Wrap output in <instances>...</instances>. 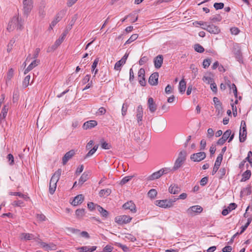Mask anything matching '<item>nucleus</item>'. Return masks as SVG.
Here are the masks:
<instances>
[{"label": "nucleus", "mask_w": 252, "mask_h": 252, "mask_svg": "<svg viewBox=\"0 0 252 252\" xmlns=\"http://www.w3.org/2000/svg\"><path fill=\"white\" fill-rule=\"evenodd\" d=\"M24 21L19 15L13 16L11 21L9 22L7 30L9 32L13 31L15 29L17 30H22L24 27Z\"/></svg>", "instance_id": "1"}, {"label": "nucleus", "mask_w": 252, "mask_h": 252, "mask_svg": "<svg viewBox=\"0 0 252 252\" xmlns=\"http://www.w3.org/2000/svg\"><path fill=\"white\" fill-rule=\"evenodd\" d=\"M62 170L61 169H58L53 175L49 184V192L51 194H53L55 191L57 183L60 179Z\"/></svg>", "instance_id": "2"}, {"label": "nucleus", "mask_w": 252, "mask_h": 252, "mask_svg": "<svg viewBox=\"0 0 252 252\" xmlns=\"http://www.w3.org/2000/svg\"><path fill=\"white\" fill-rule=\"evenodd\" d=\"M187 156V152L186 150H183L180 151L173 167V171L177 170L183 165L186 160Z\"/></svg>", "instance_id": "3"}, {"label": "nucleus", "mask_w": 252, "mask_h": 252, "mask_svg": "<svg viewBox=\"0 0 252 252\" xmlns=\"http://www.w3.org/2000/svg\"><path fill=\"white\" fill-rule=\"evenodd\" d=\"M23 12L24 16L27 17L33 7V0H23Z\"/></svg>", "instance_id": "4"}, {"label": "nucleus", "mask_w": 252, "mask_h": 252, "mask_svg": "<svg viewBox=\"0 0 252 252\" xmlns=\"http://www.w3.org/2000/svg\"><path fill=\"white\" fill-rule=\"evenodd\" d=\"M174 202L175 200L171 198L169 199L156 200L155 201V204L161 208H169L173 206Z\"/></svg>", "instance_id": "5"}, {"label": "nucleus", "mask_w": 252, "mask_h": 252, "mask_svg": "<svg viewBox=\"0 0 252 252\" xmlns=\"http://www.w3.org/2000/svg\"><path fill=\"white\" fill-rule=\"evenodd\" d=\"M247 133L246 123L243 120L241 122V126L239 131V141L240 142L245 141L247 138Z\"/></svg>", "instance_id": "6"}, {"label": "nucleus", "mask_w": 252, "mask_h": 252, "mask_svg": "<svg viewBox=\"0 0 252 252\" xmlns=\"http://www.w3.org/2000/svg\"><path fill=\"white\" fill-rule=\"evenodd\" d=\"M232 52L235 55L236 59L240 63H243V55L241 52V48L238 44L234 45Z\"/></svg>", "instance_id": "7"}, {"label": "nucleus", "mask_w": 252, "mask_h": 252, "mask_svg": "<svg viewBox=\"0 0 252 252\" xmlns=\"http://www.w3.org/2000/svg\"><path fill=\"white\" fill-rule=\"evenodd\" d=\"M132 219V218L129 216L123 215L117 216L115 218V221L119 224H123L129 222Z\"/></svg>", "instance_id": "8"}, {"label": "nucleus", "mask_w": 252, "mask_h": 252, "mask_svg": "<svg viewBox=\"0 0 252 252\" xmlns=\"http://www.w3.org/2000/svg\"><path fill=\"white\" fill-rule=\"evenodd\" d=\"M206 157V155L205 152H200L192 154L190 156V159L194 162H199L203 160Z\"/></svg>", "instance_id": "9"}, {"label": "nucleus", "mask_w": 252, "mask_h": 252, "mask_svg": "<svg viewBox=\"0 0 252 252\" xmlns=\"http://www.w3.org/2000/svg\"><path fill=\"white\" fill-rule=\"evenodd\" d=\"M202 28L211 33L218 34L220 30L218 27L214 25H208L207 24L205 27H202Z\"/></svg>", "instance_id": "10"}, {"label": "nucleus", "mask_w": 252, "mask_h": 252, "mask_svg": "<svg viewBox=\"0 0 252 252\" xmlns=\"http://www.w3.org/2000/svg\"><path fill=\"white\" fill-rule=\"evenodd\" d=\"M75 155V151L71 150L65 154L62 158V164L64 165Z\"/></svg>", "instance_id": "11"}, {"label": "nucleus", "mask_w": 252, "mask_h": 252, "mask_svg": "<svg viewBox=\"0 0 252 252\" xmlns=\"http://www.w3.org/2000/svg\"><path fill=\"white\" fill-rule=\"evenodd\" d=\"M145 69L143 68H140L138 72L139 83L142 86H145L146 84L145 78Z\"/></svg>", "instance_id": "12"}, {"label": "nucleus", "mask_w": 252, "mask_h": 252, "mask_svg": "<svg viewBox=\"0 0 252 252\" xmlns=\"http://www.w3.org/2000/svg\"><path fill=\"white\" fill-rule=\"evenodd\" d=\"M222 160V155L219 154L216 159V160L214 166L213 167V171L212 172V175H215L216 172L219 170L220 166L221 164V161Z\"/></svg>", "instance_id": "13"}, {"label": "nucleus", "mask_w": 252, "mask_h": 252, "mask_svg": "<svg viewBox=\"0 0 252 252\" xmlns=\"http://www.w3.org/2000/svg\"><path fill=\"white\" fill-rule=\"evenodd\" d=\"M65 14V11L64 10H61L58 13L55 19L51 22L50 25V27L51 29H52L53 27H54L58 22L60 21L62 19L63 15Z\"/></svg>", "instance_id": "14"}, {"label": "nucleus", "mask_w": 252, "mask_h": 252, "mask_svg": "<svg viewBox=\"0 0 252 252\" xmlns=\"http://www.w3.org/2000/svg\"><path fill=\"white\" fill-rule=\"evenodd\" d=\"M202 211L203 209L201 206L196 205L189 207L187 211L189 215L192 216L194 213H200Z\"/></svg>", "instance_id": "15"}, {"label": "nucleus", "mask_w": 252, "mask_h": 252, "mask_svg": "<svg viewBox=\"0 0 252 252\" xmlns=\"http://www.w3.org/2000/svg\"><path fill=\"white\" fill-rule=\"evenodd\" d=\"M123 208L125 210H130L132 213H135L136 212V206L132 201H129L125 203L123 205Z\"/></svg>", "instance_id": "16"}, {"label": "nucleus", "mask_w": 252, "mask_h": 252, "mask_svg": "<svg viewBox=\"0 0 252 252\" xmlns=\"http://www.w3.org/2000/svg\"><path fill=\"white\" fill-rule=\"evenodd\" d=\"M158 73L154 72L151 75L149 78V83L152 86L157 85L158 84Z\"/></svg>", "instance_id": "17"}, {"label": "nucleus", "mask_w": 252, "mask_h": 252, "mask_svg": "<svg viewBox=\"0 0 252 252\" xmlns=\"http://www.w3.org/2000/svg\"><path fill=\"white\" fill-rule=\"evenodd\" d=\"M143 108L142 106L140 105L137 107V114H136V118L138 121V123L139 126H141L142 124V117H143Z\"/></svg>", "instance_id": "18"}, {"label": "nucleus", "mask_w": 252, "mask_h": 252, "mask_svg": "<svg viewBox=\"0 0 252 252\" xmlns=\"http://www.w3.org/2000/svg\"><path fill=\"white\" fill-rule=\"evenodd\" d=\"M148 105L150 111L151 113H154L157 108V105L154 101L152 97H149L148 100Z\"/></svg>", "instance_id": "19"}, {"label": "nucleus", "mask_w": 252, "mask_h": 252, "mask_svg": "<svg viewBox=\"0 0 252 252\" xmlns=\"http://www.w3.org/2000/svg\"><path fill=\"white\" fill-rule=\"evenodd\" d=\"M237 204L235 203H230L227 207V208L224 209L222 210L221 212L222 215L223 216H226L229 212L234 210L237 207Z\"/></svg>", "instance_id": "20"}, {"label": "nucleus", "mask_w": 252, "mask_h": 252, "mask_svg": "<svg viewBox=\"0 0 252 252\" xmlns=\"http://www.w3.org/2000/svg\"><path fill=\"white\" fill-rule=\"evenodd\" d=\"M84 199L83 194H79L75 196L71 202V204L74 206L81 204Z\"/></svg>", "instance_id": "21"}, {"label": "nucleus", "mask_w": 252, "mask_h": 252, "mask_svg": "<svg viewBox=\"0 0 252 252\" xmlns=\"http://www.w3.org/2000/svg\"><path fill=\"white\" fill-rule=\"evenodd\" d=\"M97 125V122L95 120H90L85 122L83 126L84 129H90L94 127Z\"/></svg>", "instance_id": "22"}, {"label": "nucleus", "mask_w": 252, "mask_h": 252, "mask_svg": "<svg viewBox=\"0 0 252 252\" xmlns=\"http://www.w3.org/2000/svg\"><path fill=\"white\" fill-rule=\"evenodd\" d=\"M169 192L171 194H177L181 190V189L177 185L173 184L170 185L168 189Z\"/></svg>", "instance_id": "23"}, {"label": "nucleus", "mask_w": 252, "mask_h": 252, "mask_svg": "<svg viewBox=\"0 0 252 252\" xmlns=\"http://www.w3.org/2000/svg\"><path fill=\"white\" fill-rule=\"evenodd\" d=\"M134 135V140L139 143L145 140L147 137L144 133H141L140 131L135 132Z\"/></svg>", "instance_id": "24"}, {"label": "nucleus", "mask_w": 252, "mask_h": 252, "mask_svg": "<svg viewBox=\"0 0 252 252\" xmlns=\"http://www.w3.org/2000/svg\"><path fill=\"white\" fill-rule=\"evenodd\" d=\"M163 60V56L161 55H158L154 59V64L156 68H159L161 66Z\"/></svg>", "instance_id": "25"}, {"label": "nucleus", "mask_w": 252, "mask_h": 252, "mask_svg": "<svg viewBox=\"0 0 252 252\" xmlns=\"http://www.w3.org/2000/svg\"><path fill=\"white\" fill-rule=\"evenodd\" d=\"M90 176V172L89 171L84 172L82 174L79 180L78 184L80 185L81 186L82 185L84 182L89 179Z\"/></svg>", "instance_id": "26"}, {"label": "nucleus", "mask_w": 252, "mask_h": 252, "mask_svg": "<svg viewBox=\"0 0 252 252\" xmlns=\"http://www.w3.org/2000/svg\"><path fill=\"white\" fill-rule=\"evenodd\" d=\"M40 61L38 60H35L32 61L31 63L28 66V67L25 70L24 74H26L30 71L34 67L36 66L39 63Z\"/></svg>", "instance_id": "27"}, {"label": "nucleus", "mask_w": 252, "mask_h": 252, "mask_svg": "<svg viewBox=\"0 0 252 252\" xmlns=\"http://www.w3.org/2000/svg\"><path fill=\"white\" fill-rule=\"evenodd\" d=\"M77 15L75 14L71 18V21L68 25V26L66 27L65 30L63 32H66V34H67L68 31L70 30L72 27V26L75 23L77 19Z\"/></svg>", "instance_id": "28"}, {"label": "nucleus", "mask_w": 252, "mask_h": 252, "mask_svg": "<svg viewBox=\"0 0 252 252\" xmlns=\"http://www.w3.org/2000/svg\"><path fill=\"white\" fill-rule=\"evenodd\" d=\"M96 249V246H93L91 248H89L87 246H84L78 248V250H79L80 252H93Z\"/></svg>", "instance_id": "29"}, {"label": "nucleus", "mask_w": 252, "mask_h": 252, "mask_svg": "<svg viewBox=\"0 0 252 252\" xmlns=\"http://www.w3.org/2000/svg\"><path fill=\"white\" fill-rule=\"evenodd\" d=\"M8 111V107L4 105L2 109L1 113L0 114V122L1 123L2 121L3 120L6 116L7 115V112Z\"/></svg>", "instance_id": "30"}, {"label": "nucleus", "mask_w": 252, "mask_h": 252, "mask_svg": "<svg viewBox=\"0 0 252 252\" xmlns=\"http://www.w3.org/2000/svg\"><path fill=\"white\" fill-rule=\"evenodd\" d=\"M97 210L102 217L107 218L109 215V212L99 205H97Z\"/></svg>", "instance_id": "31"}, {"label": "nucleus", "mask_w": 252, "mask_h": 252, "mask_svg": "<svg viewBox=\"0 0 252 252\" xmlns=\"http://www.w3.org/2000/svg\"><path fill=\"white\" fill-rule=\"evenodd\" d=\"M251 186H248L247 187L244 188L241 190L240 192V196L250 195L251 193Z\"/></svg>", "instance_id": "32"}, {"label": "nucleus", "mask_w": 252, "mask_h": 252, "mask_svg": "<svg viewBox=\"0 0 252 252\" xmlns=\"http://www.w3.org/2000/svg\"><path fill=\"white\" fill-rule=\"evenodd\" d=\"M186 89V82L184 79L179 82V90L181 94L185 93Z\"/></svg>", "instance_id": "33"}, {"label": "nucleus", "mask_w": 252, "mask_h": 252, "mask_svg": "<svg viewBox=\"0 0 252 252\" xmlns=\"http://www.w3.org/2000/svg\"><path fill=\"white\" fill-rule=\"evenodd\" d=\"M251 176V171L250 170H247L242 174V178L241 180V182H245L249 180Z\"/></svg>", "instance_id": "34"}, {"label": "nucleus", "mask_w": 252, "mask_h": 252, "mask_svg": "<svg viewBox=\"0 0 252 252\" xmlns=\"http://www.w3.org/2000/svg\"><path fill=\"white\" fill-rule=\"evenodd\" d=\"M9 194L11 195L18 196L20 197L24 198L26 200L30 199V197L27 195L22 193L20 192H10Z\"/></svg>", "instance_id": "35"}, {"label": "nucleus", "mask_w": 252, "mask_h": 252, "mask_svg": "<svg viewBox=\"0 0 252 252\" xmlns=\"http://www.w3.org/2000/svg\"><path fill=\"white\" fill-rule=\"evenodd\" d=\"M111 193V190L110 189H103L100 190L99 192L100 197L108 196Z\"/></svg>", "instance_id": "36"}, {"label": "nucleus", "mask_w": 252, "mask_h": 252, "mask_svg": "<svg viewBox=\"0 0 252 252\" xmlns=\"http://www.w3.org/2000/svg\"><path fill=\"white\" fill-rule=\"evenodd\" d=\"M85 209H78L75 211V215L77 218L81 219L85 215Z\"/></svg>", "instance_id": "37"}, {"label": "nucleus", "mask_w": 252, "mask_h": 252, "mask_svg": "<svg viewBox=\"0 0 252 252\" xmlns=\"http://www.w3.org/2000/svg\"><path fill=\"white\" fill-rule=\"evenodd\" d=\"M226 174V169L224 167H222L220 168V169L219 170V172L218 173V178L220 180H221L224 178V176H225Z\"/></svg>", "instance_id": "38"}, {"label": "nucleus", "mask_w": 252, "mask_h": 252, "mask_svg": "<svg viewBox=\"0 0 252 252\" xmlns=\"http://www.w3.org/2000/svg\"><path fill=\"white\" fill-rule=\"evenodd\" d=\"M160 177L158 171L153 173L152 175L149 176L147 178V180L149 181H152L155 179H159Z\"/></svg>", "instance_id": "39"}, {"label": "nucleus", "mask_w": 252, "mask_h": 252, "mask_svg": "<svg viewBox=\"0 0 252 252\" xmlns=\"http://www.w3.org/2000/svg\"><path fill=\"white\" fill-rule=\"evenodd\" d=\"M252 221V218L250 217L248 219L247 222L245 224V225L241 226V231L240 232V233H243L247 229V228L248 227V226L250 225V224L251 223Z\"/></svg>", "instance_id": "40"}, {"label": "nucleus", "mask_w": 252, "mask_h": 252, "mask_svg": "<svg viewBox=\"0 0 252 252\" xmlns=\"http://www.w3.org/2000/svg\"><path fill=\"white\" fill-rule=\"evenodd\" d=\"M66 36V32H63L62 34L61 37H60L58 39H57L55 41L56 44H57L59 46L61 45V44L63 42Z\"/></svg>", "instance_id": "41"}, {"label": "nucleus", "mask_w": 252, "mask_h": 252, "mask_svg": "<svg viewBox=\"0 0 252 252\" xmlns=\"http://www.w3.org/2000/svg\"><path fill=\"white\" fill-rule=\"evenodd\" d=\"M44 8H45V5L44 4H43L42 6H40L39 7V9H38L39 16L41 18H44L46 14Z\"/></svg>", "instance_id": "42"}, {"label": "nucleus", "mask_w": 252, "mask_h": 252, "mask_svg": "<svg viewBox=\"0 0 252 252\" xmlns=\"http://www.w3.org/2000/svg\"><path fill=\"white\" fill-rule=\"evenodd\" d=\"M194 49L197 52L201 53L204 51V48L199 44H195L194 45Z\"/></svg>", "instance_id": "43"}, {"label": "nucleus", "mask_w": 252, "mask_h": 252, "mask_svg": "<svg viewBox=\"0 0 252 252\" xmlns=\"http://www.w3.org/2000/svg\"><path fill=\"white\" fill-rule=\"evenodd\" d=\"M157 195V191L155 189H150L148 192V195L151 199H154Z\"/></svg>", "instance_id": "44"}, {"label": "nucleus", "mask_w": 252, "mask_h": 252, "mask_svg": "<svg viewBox=\"0 0 252 252\" xmlns=\"http://www.w3.org/2000/svg\"><path fill=\"white\" fill-rule=\"evenodd\" d=\"M30 78H31L30 75H27V76L25 77V78L22 83V85H23V88H25L28 86V85H29V83H30Z\"/></svg>", "instance_id": "45"}, {"label": "nucleus", "mask_w": 252, "mask_h": 252, "mask_svg": "<svg viewBox=\"0 0 252 252\" xmlns=\"http://www.w3.org/2000/svg\"><path fill=\"white\" fill-rule=\"evenodd\" d=\"M22 236L26 240H31L34 239V235L30 233H22Z\"/></svg>", "instance_id": "46"}, {"label": "nucleus", "mask_w": 252, "mask_h": 252, "mask_svg": "<svg viewBox=\"0 0 252 252\" xmlns=\"http://www.w3.org/2000/svg\"><path fill=\"white\" fill-rule=\"evenodd\" d=\"M138 37L137 34H133L129 38V39L126 42L125 44H129L133 41L135 40Z\"/></svg>", "instance_id": "47"}, {"label": "nucleus", "mask_w": 252, "mask_h": 252, "mask_svg": "<svg viewBox=\"0 0 252 252\" xmlns=\"http://www.w3.org/2000/svg\"><path fill=\"white\" fill-rule=\"evenodd\" d=\"M124 64L125 63L121 60H120L115 63L114 69L117 70H120L121 69V66Z\"/></svg>", "instance_id": "48"}, {"label": "nucleus", "mask_w": 252, "mask_h": 252, "mask_svg": "<svg viewBox=\"0 0 252 252\" xmlns=\"http://www.w3.org/2000/svg\"><path fill=\"white\" fill-rule=\"evenodd\" d=\"M133 176H129L125 177L121 181L120 184L121 185H123L126 184L128 181H129L133 178Z\"/></svg>", "instance_id": "49"}, {"label": "nucleus", "mask_w": 252, "mask_h": 252, "mask_svg": "<svg viewBox=\"0 0 252 252\" xmlns=\"http://www.w3.org/2000/svg\"><path fill=\"white\" fill-rule=\"evenodd\" d=\"M246 161H248L252 167V152L249 151L248 153L247 157L244 159Z\"/></svg>", "instance_id": "50"}, {"label": "nucleus", "mask_w": 252, "mask_h": 252, "mask_svg": "<svg viewBox=\"0 0 252 252\" xmlns=\"http://www.w3.org/2000/svg\"><path fill=\"white\" fill-rule=\"evenodd\" d=\"M211 63V59H206L204 60L203 62V66L204 68H206L209 66L210 65V63Z\"/></svg>", "instance_id": "51"}, {"label": "nucleus", "mask_w": 252, "mask_h": 252, "mask_svg": "<svg viewBox=\"0 0 252 252\" xmlns=\"http://www.w3.org/2000/svg\"><path fill=\"white\" fill-rule=\"evenodd\" d=\"M210 19L213 22H220L221 20L222 17L220 15H218L217 16L210 17Z\"/></svg>", "instance_id": "52"}, {"label": "nucleus", "mask_w": 252, "mask_h": 252, "mask_svg": "<svg viewBox=\"0 0 252 252\" xmlns=\"http://www.w3.org/2000/svg\"><path fill=\"white\" fill-rule=\"evenodd\" d=\"M215 106L216 109V112L218 113L217 115H221L223 113V108L222 107V104Z\"/></svg>", "instance_id": "53"}, {"label": "nucleus", "mask_w": 252, "mask_h": 252, "mask_svg": "<svg viewBox=\"0 0 252 252\" xmlns=\"http://www.w3.org/2000/svg\"><path fill=\"white\" fill-rule=\"evenodd\" d=\"M202 80L204 82H206L207 84H210L211 83H213L214 82L213 79L212 78H211L210 77L206 76H203V77L202 78Z\"/></svg>", "instance_id": "54"}, {"label": "nucleus", "mask_w": 252, "mask_h": 252, "mask_svg": "<svg viewBox=\"0 0 252 252\" xmlns=\"http://www.w3.org/2000/svg\"><path fill=\"white\" fill-rule=\"evenodd\" d=\"M117 246L121 248L125 252H127L129 251V248L126 245H122L120 243H116L115 244Z\"/></svg>", "instance_id": "55"}, {"label": "nucleus", "mask_w": 252, "mask_h": 252, "mask_svg": "<svg viewBox=\"0 0 252 252\" xmlns=\"http://www.w3.org/2000/svg\"><path fill=\"white\" fill-rule=\"evenodd\" d=\"M214 7L216 10L221 9L224 7V3L222 2H216L214 4Z\"/></svg>", "instance_id": "56"}, {"label": "nucleus", "mask_w": 252, "mask_h": 252, "mask_svg": "<svg viewBox=\"0 0 252 252\" xmlns=\"http://www.w3.org/2000/svg\"><path fill=\"white\" fill-rule=\"evenodd\" d=\"M231 130L230 129H228L227 130H226L224 133L222 135V137L224 139H225V140H227V139H228V138L230 136V135L231 134Z\"/></svg>", "instance_id": "57"}, {"label": "nucleus", "mask_w": 252, "mask_h": 252, "mask_svg": "<svg viewBox=\"0 0 252 252\" xmlns=\"http://www.w3.org/2000/svg\"><path fill=\"white\" fill-rule=\"evenodd\" d=\"M14 75V70L13 68H10L8 70L7 74V79L8 80H11Z\"/></svg>", "instance_id": "58"}, {"label": "nucleus", "mask_w": 252, "mask_h": 252, "mask_svg": "<svg viewBox=\"0 0 252 252\" xmlns=\"http://www.w3.org/2000/svg\"><path fill=\"white\" fill-rule=\"evenodd\" d=\"M23 202L21 200L14 201L12 203V205L14 207L23 206Z\"/></svg>", "instance_id": "59"}, {"label": "nucleus", "mask_w": 252, "mask_h": 252, "mask_svg": "<svg viewBox=\"0 0 252 252\" xmlns=\"http://www.w3.org/2000/svg\"><path fill=\"white\" fill-rule=\"evenodd\" d=\"M7 158L8 159V161H9V164L10 165H13L14 163L13 156L11 154H9L7 156Z\"/></svg>", "instance_id": "60"}, {"label": "nucleus", "mask_w": 252, "mask_h": 252, "mask_svg": "<svg viewBox=\"0 0 252 252\" xmlns=\"http://www.w3.org/2000/svg\"><path fill=\"white\" fill-rule=\"evenodd\" d=\"M128 105L127 103H124L122 108V114L123 116H125L126 113Z\"/></svg>", "instance_id": "61"}, {"label": "nucleus", "mask_w": 252, "mask_h": 252, "mask_svg": "<svg viewBox=\"0 0 252 252\" xmlns=\"http://www.w3.org/2000/svg\"><path fill=\"white\" fill-rule=\"evenodd\" d=\"M148 61V58L146 56H143L141 58L140 60L139 61V64L140 65L144 64L145 63H147Z\"/></svg>", "instance_id": "62"}, {"label": "nucleus", "mask_w": 252, "mask_h": 252, "mask_svg": "<svg viewBox=\"0 0 252 252\" xmlns=\"http://www.w3.org/2000/svg\"><path fill=\"white\" fill-rule=\"evenodd\" d=\"M210 87L211 90L215 94H216L218 91V89L217 87L216 84L213 82V83H211L210 84Z\"/></svg>", "instance_id": "63"}, {"label": "nucleus", "mask_w": 252, "mask_h": 252, "mask_svg": "<svg viewBox=\"0 0 252 252\" xmlns=\"http://www.w3.org/2000/svg\"><path fill=\"white\" fill-rule=\"evenodd\" d=\"M125 238L127 239V240H130V241L134 242L136 240V238L133 236L132 235L130 234H127Z\"/></svg>", "instance_id": "64"}]
</instances>
